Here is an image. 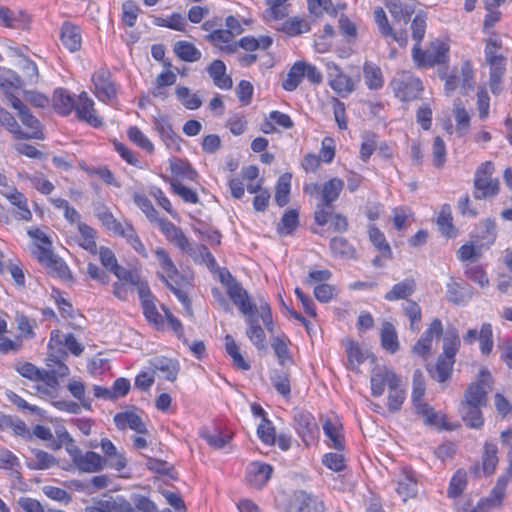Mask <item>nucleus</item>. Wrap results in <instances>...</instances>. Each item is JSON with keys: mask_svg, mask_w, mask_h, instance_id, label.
Listing matches in <instances>:
<instances>
[{"mask_svg": "<svg viewBox=\"0 0 512 512\" xmlns=\"http://www.w3.org/2000/svg\"><path fill=\"white\" fill-rule=\"evenodd\" d=\"M491 374L482 369L478 380L471 383L464 393V400L460 406L463 421L470 428H480L483 425L481 408L486 406L487 394L491 389Z\"/></svg>", "mask_w": 512, "mask_h": 512, "instance_id": "1", "label": "nucleus"}, {"mask_svg": "<svg viewBox=\"0 0 512 512\" xmlns=\"http://www.w3.org/2000/svg\"><path fill=\"white\" fill-rule=\"evenodd\" d=\"M343 188L344 181L337 177L330 179L322 186L313 184L312 187L306 186L304 188V191L310 194L313 191H320V201L314 211V220L318 225L323 226L328 223L332 217L333 203L338 199Z\"/></svg>", "mask_w": 512, "mask_h": 512, "instance_id": "2", "label": "nucleus"}, {"mask_svg": "<svg viewBox=\"0 0 512 512\" xmlns=\"http://www.w3.org/2000/svg\"><path fill=\"white\" fill-rule=\"evenodd\" d=\"M502 42L497 34L490 35L486 40L485 60L489 65V87L494 95L501 92V82L506 71V57L500 53Z\"/></svg>", "mask_w": 512, "mask_h": 512, "instance_id": "3", "label": "nucleus"}, {"mask_svg": "<svg viewBox=\"0 0 512 512\" xmlns=\"http://www.w3.org/2000/svg\"><path fill=\"white\" fill-rule=\"evenodd\" d=\"M259 318L262 319L266 329L269 332H272L273 320L268 303H262L259 307L258 313H253L246 317V322L249 325V328L246 331L248 338L257 347V349L263 350L266 348V335L263 328L259 325Z\"/></svg>", "mask_w": 512, "mask_h": 512, "instance_id": "4", "label": "nucleus"}, {"mask_svg": "<svg viewBox=\"0 0 512 512\" xmlns=\"http://www.w3.org/2000/svg\"><path fill=\"white\" fill-rule=\"evenodd\" d=\"M494 165L492 162L482 163L475 172L474 178V197L476 199H485L495 197L500 190V183L493 177Z\"/></svg>", "mask_w": 512, "mask_h": 512, "instance_id": "5", "label": "nucleus"}, {"mask_svg": "<svg viewBox=\"0 0 512 512\" xmlns=\"http://www.w3.org/2000/svg\"><path fill=\"white\" fill-rule=\"evenodd\" d=\"M396 97L402 101H411L418 98L422 91V82L411 72L403 71L397 73L391 82Z\"/></svg>", "mask_w": 512, "mask_h": 512, "instance_id": "6", "label": "nucleus"}, {"mask_svg": "<svg viewBox=\"0 0 512 512\" xmlns=\"http://www.w3.org/2000/svg\"><path fill=\"white\" fill-rule=\"evenodd\" d=\"M448 50L449 48L444 42L435 40L430 43L429 48L425 51L418 46L413 47L412 57L418 67H432L446 61Z\"/></svg>", "mask_w": 512, "mask_h": 512, "instance_id": "7", "label": "nucleus"}, {"mask_svg": "<svg viewBox=\"0 0 512 512\" xmlns=\"http://www.w3.org/2000/svg\"><path fill=\"white\" fill-rule=\"evenodd\" d=\"M73 464L81 472L93 473L102 470L106 464L105 459L93 451L83 453L77 446L67 448Z\"/></svg>", "mask_w": 512, "mask_h": 512, "instance_id": "8", "label": "nucleus"}, {"mask_svg": "<svg viewBox=\"0 0 512 512\" xmlns=\"http://www.w3.org/2000/svg\"><path fill=\"white\" fill-rule=\"evenodd\" d=\"M35 258L61 278H66L70 274V270L65 262L57 257L51 250V244H36L32 251Z\"/></svg>", "mask_w": 512, "mask_h": 512, "instance_id": "9", "label": "nucleus"}, {"mask_svg": "<svg viewBox=\"0 0 512 512\" xmlns=\"http://www.w3.org/2000/svg\"><path fill=\"white\" fill-rule=\"evenodd\" d=\"M227 283V294L232 302L239 308V310L247 317L253 313H258L259 309L251 301L247 291L231 277Z\"/></svg>", "mask_w": 512, "mask_h": 512, "instance_id": "10", "label": "nucleus"}, {"mask_svg": "<svg viewBox=\"0 0 512 512\" xmlns=\"http://www.w3.org/2000/svg\"><path fill=\"white\" fill-rule=\"evenodd\" d=\"M294 426L305 445H310L318 434V425L313 415L306 411L297 410L294 413Z\"/></svg>", "mask_w": 512, "mask_h": 512, "instance_id": "11", "label": "nucleus"}, {"mask_svg": "<svg viewBox=\"0 0 512 512\" xmlns=\"http://www.w3.org/2000/svg\"><path fill=\"white\" fill-rule=\"evenodd\" d=\"M443 333V326L438 318H435L429 325L428 329L423 333L421 338L412 348V353L423 359H427L431 353L433 337L439 338Z\"/></svg>", "mask_w": 512, "mask_h": 512, "instance_id": "12", "label": "nucleus"}, {"mask_svg": "<svg viewBox=\"0 0 512 512\" xmlns=\"http://www.w3.org/2000/svg\"><path fill=\"white\" fill-rule=\"evenodd\" d=\"M370 382L372 395L378 397L384 393L386 385L393 388L398 386L400 380L392 370L384 366L372 371Z\"/></svg>", "mask_w": 512, "mask_h": 512, "instance_id": "13", "label": "nucleus"}, {"mask_svg": "<svg viewBox=\"0 0 512 512\" xmlns=\"http://www.w3.org/2000/svg\"><path fill=\"white\" fill-rule=\"evenodd\" d=\"M512 480V470L510 471V464L505 473L499 477L495 487L492 489L490 495L480 501V508L487 509L497 508L502 505L508 483Z\"/></svg>", "mask_w": 512, "mask_h": 512, "instance_id": "14", "label": "nucleus"}, {"mask_svg": "<svg viewBox=\"0 0 512 512\" xmlns=\"http://www.w3.org/2000/svg\"><path fill=\"white\" fill-rule=\"evenodd\" d=\"M374 20L379 29L380 34L387 38H392L401 47H405L408 43V35L406 31L395 32L393 27L390 25L385 11L381 7H377L374 10Z\"/></svg>", "mask_w": 512, "mask_h": 512, "instance_id": "15", "label": "nucleus"}, {"mask_svg": "<svg viewBox=\"0 0 512 512\" xmlns=\"http://www.w3.org/2000/svg\"><path fill=\"white\" fill-rule=\"evenodd\" d=\"M111 74L108 70L101 69L92 76L95 87V95L101 101H110L116 96V88L111 82Z\"/></svg>", "mask_w": 512, "mask_h": 512, "instance_id": "16", "label": "nucleus"}, {"mask_svg": "<svg viewBox=\"0 0 512 512\" xmlns=\"http://www.w3.org/2000/svg\"><path fill=\"white\" fill-rule=\"evenodd\" d=\"M74 110L80 120L87 122L93 127L102 126L103 121L96 115L94 101L88 97L86 92L80 93Z\"/></svg>", "mask_w": 512, "mask_h": 512, "instance_id": "17", "label": "nucleus"}, {"mask_svg": "<svg viewBox=\"0 0 512 512\" xmlns=\"http://www.w3.org/2000/svg\"><path fill=\"white\" fill-rule=\"evenodd\" d=\"M272 466L261 462H252L247 468L246 480L254 488H262L270 479Z\"/></svg>", "mask_w": 512, "mask_h": 512, "instance_id": "18", "label": "nucleus"}, {"mask_svg": "<svg viewBox=\"0 0 512 512\" xmlns=\"http://www.w3.org/2000/svg\"><path fill=\"white\" fill-rule=\"evenodd\" d=\"M233 39L234 33L226 29H216L205 36L206 41L228 54H233L237 51V45H234Z\"/></svg>", "mask_w": 512, "mask_h": 512, "instance_id": "19", "label": "nucleus"}, {"mask_svg": "<svg viewBox=\"0 0 512 512\" xmlns=\"http://www.w3.org/2000/svg\"><path fill=\"white\" fill-rule=\"evenodd\" d=\"M158 225L166 238L183 251L189 249V241L182 230L167 219H158Z\"/></svg>", "mask_w": 512, "mask_h": 512, "instance_id": "20", "label": "nucleus"}, {"mask_svg": "<svg viewBox=\"0 0 512 512\" xmlns=\"http://www.w3.org/2000/svg\"><path fill=\"white\" fill-rule=\"evenodd\" d=\"M87 512H135V508L125 497L116 496L99 501Z\"/></svg>", "mask_w": 512, "mask_h": 512, "instance_id": "21", "label": "nucleus"}, {"mask_svg": "<svg viewBox=\"0 0 512 512\" xmlns=\"http://www.w3.org/2000/svg\"><path fill=\"white\" fill-rule=\"evenodd\" d=\"M114 422L118 429L125 430L127 428L134 430L139 434H147L148 430L141 417L132 411L117 413L114 416Z\"/></svg>", "mask_w": 512, "mask_h": 512, "instance_id": "22", "label": "nucleus"}, {"mask_svg": "<svg viewBox=\"0 0 512 512\" xmlns=\"http://www.w3.org/2000/svg\"><path fill=\"white\" fill-rule=\"evenodd\" d=\"M154 128L169 149H180V138L174 132L171 123L165 117L154 118Z\"/></svg>", "mask_w": 512, "mask_h": 512, "instance_id": "23", "label": "nucleus"}, {"mask_svg": "<svg viewBox=\"0 0 512 512\" xmlns=\"http://www.w3.org/2000/svg\"><path fill=\"white\" fill-rule=\"evenodd\" d=\"M1 194L8 199V201L16 206L19 211L17 217L20 220L29 221L32 218V213L27 205V198L23 193L19 192L14 186L8 187L7 190H1Z\"/></svg>", "mask_w": 512, "mask_h": 512, "instance_id": "24", "label": "nucleus"}, {"mask_svg": "<svg viewBox=\"0 0 512 512\" xmlns=\"http://www.w3.org/2000/svg\"><path fill=\"white\" fill-rule=\"evenodd\" d=\"M207 71L218 88L227 90L232 87V79L226 74V66L223 61L214 60L207 68Z\"/></svg>", "mask_w": 512, "mask_h": 512, "instance_id": "25", "label": "nucleus"}, {"mask_svg": "<svg viewBox=\"0 0 512 512\" xmlns=\"http://www.w3.org/2000/svg\"><path fill=\"white\" fill-rule=\"evenodd\" d=\"M101 449L106 455V462L109 463L111 468L121 471L126 467L127 460L125 456L117 450L115 445L107 438L101 440Z\"/></svg>", "mask_w": 512, "mask_h": 512, "instance_id": "26", "label": "nucleus"}, {"mask_svg": "<svg viewBox=\"0 0 512 512\" xmlns=\"http://www.w3.org/2000/svg\"><path fill=\"white\" fill-rule=\"evenodd\" d=\"M114 234L125 238L127 243L130 244L137 253L143 257H147L146 248L130 223H122Z\"/></svg>", "mask_w": 512, "mask_h": 512, "instance_id": "27", "label": "nucleus"}, {"mask_svg": "<svg viewBox=\"0 0 512 512\" xmlns=\"http://www.w3.org/2000/svg\"><path fill=\"white\" fill-rule=\"evenodd\" d=\"M61 42L71 52L81 47V35L79 28L71 23L65 22L61 28Z\"/></svg>", "mask_w": 512, "mask_h": 512, "instance_id": "28", "label": "nucleus"}, {"mask_svg": "<svg viewBox=\"0 0 512 512\" xmlns=\"http://www.w3.org/2000/svg\"><path fill=\"white\" fill-rule=\"evenodd\" d=\"M19 117L23 125L27 128V131H22L21 139L42 140L44 138L39 120L30 114L29 109L21 112Z\"/></svg>", "mask_w": 512, "mask_h": 512, "instance_id": "29", "label": "nucleus"}, {"mask_svg": "<svg viewBox=\"0 0 512 512\" xmlns=\"http://www.w3.org/2000/svg\"><path fill=\"white\" fill-rule=\"evenodd\" d=\"M416 290V282L413 278H406L405 280L396 283L390 291H388L384 298L387 301H395L400 299H407Z\"/></svg>", "mask_w": 512, "mask_h": 512, "instance_id": "30", "label": "nucleus"}, {"mask_svg": "<svg viewBox=\"0 0 512 512\" xmlns=\"http://www.w3.org/2000/svg\"><path fill=\"white\" fill-rule=\"evenodd\" d=\"M472 297V288L466 283L451 282L447 285V298L454 304H463Z\"/></svg>", "mask_w": 512, "mask_h": 512, "instance_id": "31", "label": "nucleus"}, {"mask_svg": "<svg viewBox=\"0 0 512 512\" xmlns=\"http://www.w3.org/2000/svg\"><path fill=\"white\" fill-rule=\"evenodd\" d=\"M396 491L404 502L417 495V481L411 472H403L397 481Z\"/></svg>", "mask_w": 512, "mask_h": 512, "instance_id": "32", "label": "nucleus"}, {"mask_svg": "<svg viewBox=\"0 0 512 512\" xmlns=\"http://www.w3.org/2000/svg\"><path fill=\"white\" fill-rule=\"evenodd\" d=\"M138 294H139V297L141 300L143 312H144L146 319L155 325L162 323L163 322L162 316L157 311V308L154 304L153 296L150 292L149 286L147 288H145L143 293H138Z\"/></svg>", "mask_w": 512, "mask_h": 512, "instance_id": "33", "label": "nucleus"}, {"mask_svg": "<svg viewBox=\"0 0 512 512\" xmlns=\"http://www.w3.org/2000/svg\"><path fill=\"white\" fill-rule=\"evenodd\" d=\"M112 273L118 278V282L129 283L131 286L136 287L138 293H143L145 288L148 287L147 282L143 281L136 272L128 270L119 264Z\"/></svg>", "mask_w": 512, "mask_h": 512, "instance_id": "34", "label": "nucleus"}, {"mask_svg": "<svg viewBox=\"0 0 512 512\" xmlns=\"http://www.w3.org/2000/svg\"><path fill=\"white\" fill-rule=\"evenodd\" d=\"M54 108L62 115L70 114L76 106V100L65 89H57L53 95Z\"/></svg>", "mask_w": 512, "mask_h": 512, "instance_id": "35", "label": "nucleus"}, {"mask_svg": "<svg viewBox=\"0 0 512 512\" xmlns=\"http://www.w3.org/2000/svg\"><path fill=\"white\" fill-rule=\"evenodd\" d=\"M380 338L381 345L386 351L393 354L399 349L397 332L392 323L384 322L382 324Z\"/></svg>", "mask_w": 512, "mask_h": 512, "instance_id": "36", "label": "nucleus"}, {"mask_svg": "<svg viewBox=\"0 0 512 512\" xmlns=\"http://www.w3.org/2000/svg\"><path fill=\"white\" fill-rule=\"evenodd\" d=\"M365 84L371 90H378L383 87L384 79L379 66L366 62L363 67Z\"/></svg>", "mask_w": 512, "mask_h": 512, "instance_id": "37", "label": "nucleus"}, {"mask_svg": "<svg viewBox=\"0 0 512 512\" xmlns=\"http://www.w3.org/2000/svg\"><path fill=\"white\" fill-rule=\"evenodd\" d=\"M151 364L154 371L160 372L164 379L174 381L177 378L178 365L173 360L166 357H158Z\"/></svg>", "mask_w": 512, "mask_h": 512, "instance_id": "38", "label": "nucleus"}, {"mask_svg": "<svg viewBox=\"0 0 512 512\" xmlns=\"http://www.w3.org/2000/svg\"><path fill=\"white\" fill-rule=\"evenodd\" d=\"M383 4L388 9L395 21H404L407 23L410 20L414 10L402 3L401 0H383Z\"/></svg>", "mask_w": 512, "mask_h": 512, "instance_id": "39", "label": "nucleus"}, {"mask_svg": "<svg viewBox=\"0 0 512 512\" xmlns=\"http://www.w3.org/2000/svg\"><path fill=\"white\" fill-rule=\"evenodd\" d=\"M78 231L80 233V241L79 245L87 250L91 254L97 253V244H96V231L90 227L89 225L79 222L78 223Z\"/></svg>", "mask_w": 512, "mask_h": 512, "instance_id": "40", "label": "nucleus"}, {"mask_svg": "<svg viewBox=\"0 0 512 512\" xmlns=\"http://www.w3.org/2000/svg\"><path fill=\"white\" fill-rule=\"evenodd\" d=\"M288 0H266L267 9L263 12L266 22L283 19L288 15L286 2Z\"/></svg>", "mask_w": 512, "mask_h": 512, "instance_id": "41", "label": "nucleus"}, {"mask_svg": "<svg viewBox=\"0 0 512 512\" xmlns=\"http://www.w3.org/2000/svg\"><path fill=\"white\" fill-rule=\"evenodd\" d=\"M161 177L165 182L170 184L172 191L176 195H178L184 202L191 204H196L199 202V197L194 190L184 186L178 180L171 179L166 175H162Z\"/></svg>", "mask_w": 512, "mask_h": 512, "instance_id": "42", "label": "nucleus"}, {"mask_svg": "<svg viewBox=\"0 0 512 512\" xmlns=\"http://www.w3.org/2000/svg\"><path fill=\"white\" fill-rule=\"evenodd\" d=\"M454 360L439 356L433 368H428L430 376L438 381L445 382L451 375Z\"/></svg>", "mask_w": 512, "mask_h": 512, "instance_id": "43", "label": "nucleus"}, {"mask_svg": "<svg viewBox=\"0 0 512 512\" xmlns=\"http://www.w3.org/2000/svg\"><path fill=\"white\" fill-rule=\"evenodd\" d=\"M330 250L334 257L341 259H352L355 257V249L343 237H334L330 240Z\"/></svg>", "mask_w": 512, "mask_h": 512, "instance_id": "44", "label": "nucleus"}, {"mask_svg": "<svg viewBox=\"0 0 512 512\" xmlns=\"http://www.w3.org/2000/svg\"><path fill=\"white\" fill-rule=\"evenodd\" d=\"M175 54L183 61L195 62L201 58L200 50L192 43L178 41L174 46Z\"/></svg>", "mask_w": 512, "mask_h": 512, "instance_id": "45", "label": "nucleus"}, {"mask_svg": "<svg viewBox=\"0 0 512 512\" xmlns=\"http://www.w3.org/2000/svg\"><path fill=\"white\" fill-rule=\"evenodd\" d=\"M498 448L495 444L486 442L482 454V470L485 474L491 475L498 463Z\"/></svg>", "mask_w": 512, "mask_h": 512, "instance_id": "46", "label": "nucleus"}, {"mask_svg": "<svg viewBox=\"0 0 512 512\" xmlns=\"http://www.w3.org/2000/svg\"><path fill=\"white\" fill-rule=\"evenodd\" d=\"M175 95L186 109L195 110L202 105L200 96L196 93H191L190 89L186 86H178L175 90Z\"/></svg>", "mask_w": 512, "mask_h": 512, "instance_id": "47", "label": "nucleus"}, {"mask_svg": "<svg viewBox=\"0 0 512 512\" xmlns=\"http://www.w3.org/2000/svg\"><path fill=\"white\" fill-rule=\"evenodd\" d=\"M225 349L235 366L242 370L250 369V364L241 355L239 346L231 335L225 336Z\"/></svg>", "mask_w": 512, "mask_h": 512, "instance_id": "48", "label": "nucleus"}, {"mask_svg": "<svg viewBox=\"0 0 512 512\" xmlns=\"http://www.w3.org/2000/svg\"><path fill=\"white\" fill-rule=\"evenodd\" d=\"M34 460L29 463V467L36 470L49 469L57 464L56 458L48 452L40 449H31Z\"/></svg>", "mask_w": 512, "mask_h": 512, "instance_id": "49", "label": "nucleus"}, {"mask_svg": "<svg viewBox=\"0 0 512 512\" xmlns=\"http://www.w3.org/2000/svg\"><path fill=\"white\" fill-rule=\"evenodd\" d=\"M453 113L456 121V131L459 135H463L470 124V115L463 106L460 99L454 101Z\"/></svg>", "mask_w": 512, "mask_h": 512, "instance_id": "50", "label": "nucleus"}, {"mask_svg": "<svg viewBox=\"0 0 512 512\" xmlns=\"http://www.w3.org/2000/svg\"><path fill=\"white\" fill-rule=\"evenodd\" d=\"M171 172L178 178L194 181L197 177V172L191 165L182 159L170 160Z\"/></svg>", "mask_w": 512, "mask_h": 512, "instance_id": "51", "label": "nucleus"}, {"mask_svg": "<svg viewBox=\"0 0 512 512\" xmlns=\"http://www.w3.org/2000/svg\"><path fill=\"white\" fill-rule=\"evenodd\" d=\"M427 15L424 12H419L413 18L411 23L412 39L415 41L414 47H420L421 41L424 38L427 27Z\"/></svg>", "mask_w": 512, "mask_h": 512, "instance_id": "52", "label": "nucleus"}, {"mask_svg": "<svg viewBox=\"0 0 512 512\" xmlns=\"http://www.w3.org/2000/svg\"><path fill=\"white\" fill-rule=\"evenodd\" d=\"M155 254L164 273L163 275L171 280L177 278L179 276L178 269L168 253L163 248H157Z\"/></svg>", "mask_w": 512, "mask_h": 512, "instance_id": "53", "label": "nucleus"}, {"mask_svg": "<svg viewBox=\"0 0 512 512\" xmlns=\"http://www.w3.org/2000/svg\"><path fill=\"white\" fill-rule=\"evenodd\" d=\"M290 182H291V174L285 173L281 175L278 179L276 192H275V201L281 207L285 206L289 201V192H290Z\"/></svg>", "mask_w": 512, "mask_h": 512, "instance_id": "54", "label": "nucleus"}, {"mask_svg": "<svg viewBox=\"0 0 512 512\" xmlns=\"http://www.w3.org/2000/svg\"><path fill=\"white\" fill-rule=\"evenodd\" d=\"M281 30L289 36H296L308 32L310 25L304 19L291 17L282 24Z\"/></svg>", "mask_w": 512, "mask_h": 512, "instance_id": "55", "label": "nucleus"}, {"mask_svg": "<svg viewBox=\"0 0 512 512\" xmlns=\"http://www.w3.org/2000/svg\"><path fill=\"white\" fill-rule=\"evenodd\" d=\"M303 78L304 69L302 67V61H299L292 66L282 86L286 91H293L299 86Z\"/></svg>", "mask_w": 512, "mask_h": 512, "instance_id": "56", "label": "nucleus"}, {"mask_svg": "<svg viewBox=\"0 0 512 512\" xmlns=\"http://www.w3.org/2000/svg\"><path fill=\"white\" fill-rule=\"evenodd\" d=\"M298 212L294 209L288 210L277 225V231L281 235L292 233L298 226Z\"/></svg>", "mask_w": 512, "mask_h": 512, "instance_id": "57", "label": "nucleus"}, {"mask_svg": "<svg viewBox=\"0 0 512 512\" xmlns=\"http://www.w3.org/2000/svg\"><path fill=\"white\" fill-rule=\"evenodd\" d=\"M323 430L325 435L331 441L330 446L337 451H342L344 449V438L340 433L339 427L327 420L323 425Z\"/></svg>", "mask_w": 512, "mask_h": 512, "instance_id": "58", "label": "nucleus"}, {"mask_svg": "<svg viewBox=\"0 0 512 512\" xmlns=\"http://www.w3.org/2000/svg\"><path fill=\"white\" fill-rule=\"evenodd\" d=\"M200 436L214 449L223 448L231 439V435H222L218 430L210 432L207 429H203L200 432Z\"/></svg>", "mask_w": 512, "mask_h": 512, "instance_id": "59", "label": "nucleus"}, {"mask_svg": "<svg viewBox=\"0 0 512 512\" xmlns=\"http://www.w3.org/2000/svg\"><path fill=\"white\" fill-rule=\"evenodd\" d=\"M460 346V340L455 330H448L444 338L443 357L453 359Z\"/></svg>", "mask_w": 512, "mask_h": 512, "instance_id": "60", "label": "nucleus"}, {"mask_svg": "<svg viewBox=\"0 0 512 512\" xmlns=\"http://www.w3.org/2000/svg\"><path fill=\"white\" fill-rule=\"evenodd\" d=\"M127 136L130 141L135 143L137 146L142 148L148 153H152L154 151V145L152 142L141 132V130L136 127L132 126L127 131Z\"/></svg>", "mask_w": 512, "mask_h": 512, "instance_id": "61", "label": "nucleus"}, {"mask_svg": "<svg viewBox=\"0 0 512 512\" xmlns=\"http://www.w3.org/2000/svg\"><path fill=\"white\" fill-rule=\"evenodd\" d=\"M95 213L96 217L101 221L103 226L113 234L122 224L113 216V214L105 206L98 207Z\"/></svg>", "mask_w": 512, "mask_h": 512, "instance_id": "62", "label": "nucleus"}, {"mask_svg": "<svg viewBox=\"0 0 512 512\" xmlns=\"http://www.w3.org/2000/svg\"><path fill=\"white\" fill-rule=\"evenodd\" d=\"M258 437L267 445H274L276 443V432L271 421L263 418L262 422L257 429Z\"/></svg>", "mask_w": 512, "mask_h": 512, "instance_id": "63", "label": "nucleus"}, {"mask_svg": "<svg viewBox=\"0 0 512 512\" xmlns=\"http://www.w3.org/2000/svg\"><path fill=\"white\" fill-rule=\"evenodd\" d=\"M331 87L334 91H336L341 96H346L350 94L354 89V83L352 79L344 74L337 75L331 81Z\"/></svg>", "mask_w": 512, "mask_h": 512, "instance_id": "64", "label": "nucleus"}]
</instances>
